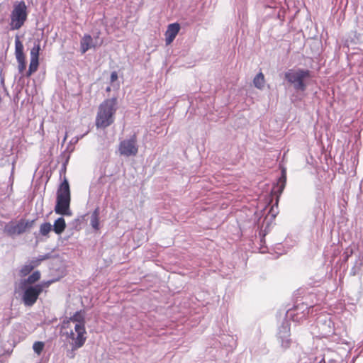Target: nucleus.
<instances>
[{
    "label": "nucleus",
    "instance_id": "1",
    "mask_svg": "<svg viewBox=\"0 0 363 363\" xmlns=\"http://www.w3.org/2000/svg\"><path fill=\"white\" fill-rule=\"evenodd\" d=\"M118 109L116 98L108 99L99 106L96 117L97 128H105L111 125L115 121V114Z\"/></svg>",
    "mask_w": 363,
    "mask_h": 363
},
{
    "label": "nucleus",
    "instance_id": "2",
    "mask_svg": "<svg viewBox=\"0 0 363 363\" xmlns=\"http://www.w3.org/2000/svg\"><path fill=\"white\" fill-rule=\"evenodd\" d=\"M70 189L67 179H65L60 184L57 192L55 212L57 214L71 216L72 215L70 210Z\"/></svg>",
    "mask_w": 363,
    "mask_h": 363
},
{
    "label": "nucleus",
    "instance_id": "3",
    "mask_svg": "<svg viewBox=\"0 0 363 363\" xmlns=\"http://www.w3.org/2000/svg\"><path fill=\"white\" fill-rule=\"evenodd\" d=\"M27 18L26 3L23 1L15 2L10 15V29L12 30L20 29L24 25Z\"/></svg>",
    "mask_w": 363,
    "mask_h": 363
},
{
    "label": "nucleus",
    "instance_id": "4",
    "mask_svg": "<svg viewBox=\"0 0 363 363\" xmlns=\"http://www.w3.org/2000/svg\"><path fill=\"white\" fill-rule=\"evenodd\" d=\"M69 330L66 331L65 336L68 343L73 350L81 348L85 343L87 338V333L85 327L79 325L69 326Z\"/></svg>",
    "mask_w": 363,
    "mask_h": 363
},
{
    "label": "nucleus",
    "instance_id": "5",
    "mask_svg": "<svg viewBox=\"0 0 363 363\" xmlns=\"http://www.w3.org/2000/svg\"><path fill=\"white\" fill-rule=\"evenodd\" d=\"M51 283L52 281H48L35 286H26L25 288L21 289L20 292L23 291L22 300L24 304L27 306H33L43 289L48 287Z\"/></svg>",
    "mask_w": 363,
    "mask_h": 363
},
{
    "label": "nucleus",
    "instance_id": "6",
    "mask_svg": "<svg viewBox=\"0 0 363 363\" xmlns=\"http://www.w3.org/2000/svg\"><path fill=\"white\" fill-rule=\"evenodd\" d=\"M309 76L310 72L308 70L301 69H291L284 74L285 79L289 83L293 84L294 89L296 91H304L306 89V85L303 80Z\"/></svg>",
    "mask_w": 363,
    "mask_h": 363
},
{
    "label": "nucleus",
    "instance_id": "7",
    "mask_svg": "<svg viewBox=\"0 0 363 363\" xmlns=\"http://www.w3.org/2000/svg\"><path fill=\"white\" fill-rule=\"evenodd\" d=\"M34 222V220H28L21 219L16 224L9 223L5 225L4 230L10 236L20 235L24 233L28 228H32Z\"/></svg>",
    "mask_w": 363,
    "mask_h": 363
},
{
    "label": "nucleus",
    "instance_id": "8",
    "mask_svg": "<svg viewBox=\"0 0 363 363\" xmlns=\"http://www.w3.org/2000/svg\"><path fill=\"white\" fill-rule=\"evenodd\" d=\"M317 328L318 336L321 337H327L334 333V324L328 315H321L318 318Z\"/></svg>",
    "mask_w": 363,
    "mask_h": 363
},
{
    "label": "nucleus",
    "instance_id": "9",
    "mask_svg": "<svg viewBox=\"0 0 363 363\" xmlns=\"http://www.w3.org/2000/svg\"><path fill=\"white\" fill-rule=\"evenodd\" d=\"M138 152L135 135L130 138L122 140L119 145V152L125 157L135 156Z\"/></svg>",
    "mask_w": 363,
    "mask_h": 363
},
{
    "label": "nucleus",
    "instance_id": "10",
    "mask_svg": "<svg viewBox=\"0 0 363 363\" xmlns=\"http://www.w3.org/2000/svg\"><path fill=\"white\" fill-rule=\"evenodd\" d=\"M290 337V323L289 320H284L279 326L277 333V340L284 349L289 347L291 343Z\"/></svg>",
    "mask_w": 363,
    "mask_h": 363
},
{
    "label": "nucleus",
    "instance_id": "11",
    "mask_svg": "<svg viewBox=\"0 0 363 363\" xmlns=\"http://www.w3.org/2000/svg\"><path fill=\"white\" fill-rule=\"evenodd\" d=\"M15 55L18 62V69L20 74H23L26 67V56L23 53V45L20 41L18 36L15 39Z\"/></svg>",
    "mask_w": 363,
    "mask_h": 363
},
{
    "label": "nucleus",
    "instance_id": "12",
    "mask_svg": "<svg viewBox=\"0 0 363 363\" xmlns=\"http://www.w3.org/2000/svg\"><path fill=\"white\" fill-rule=\"evenodd\" d=\"M101 44L102 40L99 41L98 37L93 38L89 34H85L80 41V51L82 54H84L89 49H95Z\"/></svg>",
    "mask_w": 363,
    "mask_h": 363
},
{
    "label": "nucleus",
    "instance_id": "13",
    "mask_svg": "<svg viewBox=\"0 0 363 363\" xmlns=\"http://www.w3.org/2000/svg\"><path fill=\"white\" fill-rule=\"evenodd\" d=\"M40 50V44H35L30 50V62L29 65L28 71L26 72V76L30 77L33 73L37 71L39 65V52Z\"/></svg>",
    "mask_w": 363,
    "mask_h": 363
},
{
    "label": "nucleus",
    "instance_id": "14",
    "mask_svg": "<svg viewBox=\"0 0 363 363\" xmlns=\"http://www.w3.org/2000/svg\"><path fill=\"white\" fill-rule=\"evenodd\" d=\"M40 278V274L38 271L34 272L27 279H21L18 282L15 284V292L16 294L20 293V289L25 288L26 286H30L38 281Z\"/></svg>",
    "mask_w": 363,
    "mask_h": 363
},
{
    "label": "nucleus",
    "instance_id": "15",
    "mask_svg": "<svg viewBox=\"0 0 363 363\" xmlns=\"http://www.w3.org/2000/svg\"><path fill=\"white\" fill-rule=\"evenodd\" d=\"M180 30V26L177 23H171L168 26L165 32V42L167 45L171 44Z\"/></svg>",
    "mask_w": 363,
    "mask_h": 363
},
{
    "label": "nucleus",
    "instance_id": "16",
    "mask_svg": "<svg viewBox=\"0 0 363 363\" xmlns=\"http://www.w3.org/2000/svg\"><path fill=\"white\" fill-rule=\"evenodd\" d=\"M79 325L80 327H85V315L82 311L76 312L68 320V325Z\"/></svg>",
    "mask_w": 363,
    "mask_h": 363
},
{
    "label": "nucleus",
    "instance_id": "17",
    "mask_svg": "<svg viewBox=\"0 0 363 363\" xmlns=\"http://www.w3.org/2000/svg\"><path fill=\"white\" fill-rule=\"evenodd\" d=\"M65 228L66 223L65 219L62 217H60L54 222L52 230L56 234L60 235L63 233Z\"/></svg>",
    "mask_w": 363,
    "mask_h": 363
},
{
    "label": "nucleus",
    "instance_id": "18",
    "mask_svg": "<svg viewBox=\"0 0 363 363\" xmlns=\"http://www.w3.org/2000/svg\"><path fill=\"white\" fill-rule=\"evenodd\" d=\"M99 208H96L90 217V225L95 230L99 229Z\"/></svg>",
    "mask_w": 363,
    "mask_h": 363
},
{
    "label": "nucleus",
    "instance_id": "19",
    "mask_svg": "<svg viewBox=\"0 0 363 363\" xmlns=\"http://www.w3.org/2000/svg\"><path fill=\"white\" fill-rule=\"evenodd\" d=\"M312 310H313L312 306H308L305 305L304 303H302L301 305H299L296 308L295 311H297V313L296 314L293 313L291 315L293 316H296L298 315V311H302L303 315L301 318H298V317L296 318V320H298L299 319H301L302 318H306L310 313L311 311H312Z\"/></svg>",
    "mask_w": 363,
    "mask_h": 363
},
{
    "label": "nucleus",
    "instance_id": "20",
    "mask_svg": "<svg viewBox=\"0 0 363 363\" xmlns=\"http://www.w3.org/2000/svg\"><path fill=\"white\" fill-rule=\"evenodd\" d=\"M264 76L262 72L258 73L253 79L255 86L259 89L264 88Z\"/></svg>",
    "mask_w": 363,
    "mask_h": 363
},
{
    "label": "nucleus",
    "instance_id": "21",
    "mask_svg": "<svg viewBox=\"0 0 363 363\" xmlns=\"http://www.w3.org/2000/svg\"><path fill=\"white\" fill-rule=\"evenodd\" d=\"M52 229V226L50 223H44L40 227V233L43 236H46Z\"/></svg>",
    "mask_w": 363,
    "mask_h": 363
},
{
    "label": "nucleus",
    "instance_id": "22",
    "mask_svg": "<svg viewBox=\"0 0 363 363\" xmlns=\"http://www.w3.org/2000/svg\"><path fill=\"white\" fill-rule=\"evenodd\" d=\"M34 265L31 264H24L20 269V276L26 277L27 276L34 268Z\"/></svg>",
    "mask_w": 363,
    "mask_h": 363
},
{
    "label": "nucleus",
    "instance_id": "23",
    "mask_svg": "<svg viewBox=\"0 0 363 363\" xmlns=\"http://www.w3.org/2000/svg\"><path fill=\"white\" fill-rule=\"evenodd\" d=\"M44 347L45 343L41 341L35 342L34 344L33 345V349L38 355H40L41 354L44 349Z\"/></svg>",
    "mask_w": 363,
    "mask_h": 363
},
{
    "label": "nucleus",
    "instance_id": "24",
    "mask_svg": "<svg viewBox=\"0 0 363 363\" xmlns=\"http://www.w3.org/2000/svg\"><path fill=\"white\" fill-rule=\"evenodd\" d=\"M75 350H73V348L72 347L71 350L67 352V356L69 358H73L75 355V354H74Z\"/></svg>",
    "mask_w": 363,
    "mask_h": 363
},
{
    "label": "nucleus",
    "instance_id": "25",
    "mask_svg": "<svg viewBox=\"0 0 363 363\" xmlns=\"http://www.w3.org/2000/svg\"><path fill=\"white\" fill-rule=\"evenodd\" d=\"M118 79V74L116 72H113L111 74V81L114 82Z\"/></svg>",
    "mask_w": 363,
    "mask_h": 363
},
{
    "label": "nucleus",
    "instance_id": "26",
    "mask_svg": "<svg viewBox=\"0 0 363 363\" xmlns=\"http://www.w3.org/2000/svg\"><path fill=\"white\" fill-rule=\"evenodd\" d=\"M280 180H281V181H283L282 184H281V188H280V190H281V191H283V189H284V183H285V182H286V177H285V176H284V175H283V176L280 178Z\"/></svg>",
    "mask_w": 363,
    "mask_h": 363
},
{
    "label": "nucleus",
    "instance_id": "27",
    "mask_svg": "<svg viewBox=\"0 0 363 363\" xmlns=\"http://www.w3.org/2000/svg\"><path fill=\"white\" fill-rule=\"evenodd\" d=\"M106 91H110V87H108V88L106 89Z\"/></svg>",
    "mask_w": 363,
    "mask_h": 363
}]
</instances>
